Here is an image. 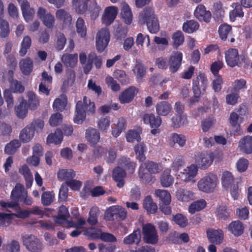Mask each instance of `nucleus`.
Here are the masks:
<instances>
[{"label": "nucleus", "mask_w": 252, "mask_h": 252, "mask_svg": "<svg viewBox=\"0 0 252 252\" xmlns=\"http://www.w3.org/2000/svg\"><path fill=\"white\" fill-rule=\"evenodd\" d=\"M242 5L235 4L234 9L229 12V17L231 21H234L237 17H243L244 13L243 11Z\"/></svg>", "instance_id": "57"}, {"label": "nucleus", "mask_w": 252, "mask_h": 252, "mask_svg": "<svg viewBox=\"0 0 252 252\" xmlns=\"http://www.w3.org/2000/svg\"><path fill=\"white\" fill-rule=\"evenodd\" d=\"M177 199L182 202H188L194 199V193L191 190L179 188L176 192Z\"/></svg>", "instance_id": "18"}, {"label": "nucleus", "mask_w": 252, "mask_h": 252, "mask_svg": "<svg viewBox=\"0 0 252 252\" xmlns=\"http://www.w3.org/2000/svg\"><path fill=\"white\" fill-rule=\"evenodd\" d=\"M232 27L227 24H223L220 26L219 28V33L220 38L225 40L227 37L228 34L231 32Z\"/></svg>", "instance_id": "58"}, {"label": "nucleus", "mask_w": 252, "mask_h": 252, "mask_svg": "<svg viewBox=\"0 0 252 252\" xmlns=\"http://www.w3.org/2000/svg\"><path fill=\"white\" fill-rule=\"evenodd\" d=\"M75 172L72 169H61L58 173V178L61 180L68 181L75 177Z\"/></svg>", "instance_id": "45"}, {"label": "nucleus", "mask_w": 252, "mask_h": 252, "mask_svg": "<svg viewBox=\"0 0 252 252\" xmlns=\"http://www.w3.org/2000/svg\"><path fill=\"white\" fill-rule=\"evenodd\" d=\"M171 121L174 128H179L188 124L187 117L184 115H176L172 118Z\"/></svg>", "instance_id": "43"}, {"label": "nucleus", "mask_w": 252, "mask_h": 252, "mask_svg": "<svg viewBox=\"0 0 252 252\" xmlns=\"http://www.w3.org/2000/svg\"><path fill=\"white\" fill-rule=\"evenodd\" d=\"M95 112L94 102L91 101L87 96L83 97V101L79 100L75 106V115L73 121L77 124H82L86 119V114L93 115Z\"/></svg>", "instance_id": "1"}, {"label": "nucleus", "mask_w": 252, "mask_h": 252, "mask_svg": "<svg viewBox=\"0 0 252 252\" xmlns=\"http://www.w3.org/2000/svg\"><path fill=\"white\" fill-rule=\"evenodd\" d=\"M139 20L141 24H146L149 32L156 33L159 31L158 19L153 9L150 7H145L140 13Z\"/></svg>", "instance_id": "2"}, {"label": "nucleus", "mask_w": 252, "mask_h": 252, "mask_svg": "<svg viewBox=\"0 0 252 252\" xmlns=\"http://www.w3.org/2000/svg\"><path fill=\"white\" fill-rule=\"evenodd\" d=\"M228 228L235 236H239L243 233L244 226L243 223L239 220L234 221L231 222Z\"/></svg>", "instance_id": "35"}, {"label": "nucleus", "mask_w": 252, "mask_h": 252, "mask_svg": "<svg viewBox=\"0 0 252 252\" xmlns=\"http://www.w3.org/2000/svg\"><path fill=\"white\" fill-rule=\"evenodd\" d=\"M155 194L161 201V203H170L171 195L167 191L162 189H157L155 191Z\"/></svg>", "instance_id": "59"}, {"label": "nucleus", "mask_w": 252, "mask_h": 252, "mask_svg": "<svg viewBox=\"0 0 252 252\" xmlns=\"http://www.w3.org/2000/svg\"><path fill=\"white\" fill-rule=\"evenodd\" d=\"M143 241L147 244H156L158 241L157 231L154 225L148 223L142 227Z\"/></svg>", "instance_id": "7"}, {"label": "nucleus", "mask_w": 252, "mask_h": 252, "mask_svg": "<svg viewBox=\"0 0 252 252\" xmlns=\"http://www.w3.org/2000/svg\"><path fill=\"white\" fill-rule=\"evenodd\" d=\"M26 194L27 191L25 190L24 186L17 184L11 191V197L13 201H16L18 203L19 201L22 200V198Z\"/></svg>", "instance_id": "24"}, {"label": "nucleus", "mask_w": 252, "mask_h": 252, "mask_svg": "<svg viewBox=\"0 0 252 252\" xmlns=\"http://www.w3.org/2000/svg\"><path fill=\"white\" fill-rule=\"evenodd\" d=\"M69 217L68 208L64 205H62L60 208L58 216L56 217L55 221L59 224L63 223Z\"/></svg>", "instance_id": "38"}, {"label": "nucleus", "mask_w": 252, "mask_h": 252, "mask_svg": "<svg viewBox=\"0 0 252 252\" xmlns=\"http://www.w3.org/2000/svg\"><path fill=\"white\" fill-rule=\"evenodd\" d=\"M171 170L166 169L162 173L160 177V184L163 187H169L171 186L174 182V178L170 175Z\"/></svg>", "instance_id": "36"}, {"label": "nucleus", "mask_w": 252, "mask_h": 252, "mask_svg": "<svg viewBox=\"0 0 252 252\" xmlns=\"http://www.w3.org/2000/svg\"><path fill=\"white\" fill-rule=\"evenodd\" d=\"M32 44L31 38L29 36L24 37L21 44L19 54L21 57L24 56L27 53V51L30 48Z\"/></svg>", "instance_id": "55"}, {"label": "nucleus", "mask_w": 252, "mask_h": 252, "mask_svg": "<svg viewBox=\"0 0 252 252\" xmlns=\"http://www.w3.org/2000/svg\"><path fill=\"white\" fill-rule=\"evenodd\" d=\"M21 146V142L18 140H13L7 144L4 148V152L7 155H13Z\"/></svg>", "instance_id": "49"}, {"label": "nucleus", "mask_w": 252, "mask_h": 252, "mask_svg": "<svg viewBox=\"0 0 252 252\" xmlns=\"http://www.w3.org/2000/svg\"><path fill=\"white\" fill-rule=\"evenodd\" d=\"M147 150V147L143 142H140L134 147L136 158L139 162H143L146 159L145 153Z\"/></svg>", "instance_id": "28"}, {"label": "nucleus", "mask_w": 252, "mask_h": 252, "mask_svg": "<svg viewBox=\"0 0 252 252\" xmlns=\"http://www.w3.org/2000/svg\"><path fill=\"white\" fill-rule=\"evenodd\" d=\"M126 139L128 142L133 143L135 141L140 142L141 140L140 133L135 130H129L126 134Z\"/></svg>", "instance_id": "64"}, {"label": "nucleus", "mask_w": 252, "mask_h": 252, "mask_svg": "<svg viewBox=\"0 0 252 252\" xmlns=\"http://www.w3.org/2000/svg\"><path fill=\"white\" fill-rule=\"evenodd\" d=\"M183 54L181 52L177 51L171 55L168 61L169 69L170 72L175 73L178 71L182 64Z\"/></svg>", "instance_id": "12"}, {"label": "nucleus", "mask_w": 252, "mask_h": 252, "mask_svg": "<svg viewBox=\"0 0 252 252\" xmlns=\"http://www.w3.org/2000/svg\"><path fill=\"white\" fill-rule=\"evenodd\" d=\"M240 151L245 154L252 153V136H244L239 142Z\"/></svg>", "instance_id": "17"}, {"label": "nucleus", "mask_w": 252, "mask_h": 252, "mask_svg": "<svg viewBox=\"0 0 252 252\" xmlns=\"http://www.w3.org/2000/svg\"><path fill=\"white\" fill-rule=\"evenodd\" d=\"M56 16L58 20L62 21L64 24H70L72 20L71 15L64 9H60L56 12Z\"/></svg>", "instance_id": "46"}, {"label": "nucleus", "mask_w": 252, "mask_h": 252, "mask_svg": "<svg viewBox=\"0 0 252 252\" xmlns=\"http://www.w3.org/2000/svg\"><path fill=\"white\" fill-rule=\"evenodd\" d=\"M127 216L126 209L121 206L115 205L109 207L105 213L106 219L108 220H123Z\"/></svg>", "instance_id": "6"}, {"label": "nucleus", "mask_w": 252, "mask_h": 252, "mask_svg": "<svg viewBox=\"0 0 252 252\" xmlns=\"http://www.w3.org/2000/svg\"><path fill=\"white\" fill-rule=\"evenodd\" d=\"M207 237L209 241L217 244H220L223 239V234L221 230L209 229L207 231Z\"/></svg>", "instance_id": "20"}, {"label": "nucleus", "mask_w": 252, "mask_h": 252, "mask_svg": "<svg viewBox=\"0 0 252 252\" xmlns=\"http://www.w3.org/2000/svg\"><path fill=\"white\" fill-rule=\"evenodd\" d=\"M156 110L158 115L165 116L170 113L172 106L166 101H160L156 104Z\"/></svg>", "instance_id": "30"}, {"label": "nucleus", "mask_w": 252, "mask_h": 252, "mask_svg": "<svg viewBox=\"0 0 252 252\" xmlns=\"http://www.w3.org/2000/svg\"><path fill=\"white\" fill-rule=\"evenodd\" d=\"M15 112L17 117L21 119H24L28 112L27 101L22 98L19 105L15 107Z\"/></svg>", "instance_id": "27"}, {"label": "nucleus", "mask_w": 252, "mask_h": 252, "mask_svg": "<svg viewBox=\"0 0 252 252\" xmlns=\"http://www.w3.org/2000/svg\"><path fill=\"white\" fill-rule=\"evenodd\" d=\"M206 206V202L204 199H200L192 202L189 207V212L191 214H194L196 212L200 211L203 209Z\"/></svg>", "instance_id": "47"}, {"label": "nucleus", "mask_w": 252, "mask_h": 252, "mask_svg": "<svg viewBox=\"0 0 252 252\" xmlns=\"http://www.w3.org/2000/svg\"><path fill=\"white\" fill-rule=\"evenodd\" d=\"M76 31L78 34L82 37H85L87 33V28L85 25L84 20L79 17L76 23Z\"/></svg>", "instance_id": "60"}, {"label": "nucleus", "mask_w": 252, "mask_h": 252, "mask_svg": "<svg viewBox=\"0 0 252 252\" xmlns=\"http://www.w3.org/2000/svg\"><path fill=\"white\" fill-rule=\"evenodd\" d=\"M225 59L227 65L231 67L240 66L241 63L238 49L229 48L225 52Z\"/></svg>", "instance_id": "10"}, {"label": "nucleus", "mask_w": 252, "mask_h": 252, "mask_svg": "<svg viewBox=\"0 0 252 252\" xmlns=\"http://www.w3.org/2000/svg\"><path fill=\"white\" fill-rule=\"evenodd\" d=\"M72 5L80 14L85 13L88 9V3L84 0H72Z\"/></svg>", "instance_id": "48"}, {"label": "nucleus", "mask_w": 252, "mask_h": 252, "mask_svg": "<svg viewBox=\"0 0 252 252\" xmlns=\"http://www.w3.org/2000/svg\"><path fill=\"white\" fill-rule=\"evenodd\" d=\"M198 23L193 20L187 21L185 22L182 27L183 31L188 33H191L196 31L199 28Z\"/></svg>", "instance_id": "41"}, {"label": "nucleus", "mask_w": 252, "mask_h": 252, "mask_svg": "<svg viewBox=\"0 0 252 252\" xmlns=\"http://www.w3.org/2000/svg\"><path fill=\"white\" fill-rule=\"evenodd\" d=\"M143 208L147 211L148 214H155L158 210V206L154 202L152 197L150 195L147 196L143 201Z\"/></svg>", "instance_id": "32"}, {"label": "nucleus", "mask_w": 252, "mask_h": 252, "mask_svg": "<svg viewBox=\"0 0 252 252\" xmlns=\"http://www.w3.org/2000/svg\"><path fill=\"white\" fill-rule=\"evenodd\" d=\"M138 92L136 88L131 86L126 89L119 95V100L122 104L130 102L134 98L135 95Z\"/></svg>", "instance_id": "15"}, {"label": "nucleus", "mask_w": 252, "mask_h": 252, "mask_svg": "<svg viewBox=\"0 0 252 252\" xmlns=\"http://www.w3.org/2000/svg\"><path fill=\"white\" fill-rule=\"evenodd\" d=\"M132 71L136 75V81L140 82L146 75V67L140 61L136 60L132 68Z\"/></svg>", "instance_id": "22"}, {"label": "nucleus", "mask_w": 252, "mask_h": 252, "mask_svg": "<svg viewBox=\"0 0 252 252\" xmlns=\"http://www.w3.org/2000/svg\"><path fill=\"white\" fill-rule=\"evenodd\" d=\"M27 97L28 98L27 106L32 110H34L39 105V100L36 95L32 91L28 92Z\"/></svg>", "instance_id": "37"}, {"label": "nucleus", "mask_w": 252, "mask_h": 252, "mask_svg": "<svg viewBox=\"0 0 252 252\" xmlns=\"http://www.w3.org/2000/svg\"><path fill=\"white\" fill-rule=\"evenodd\" d=\"M19 66L22 73L25 75H29L33 70V61L31 58H27L20 61Z\"/></svg>", "instance_id": "26"}, {"label": "nucleus", "mask_w": 252, "mask_h": 252, "mask_svg": "<svg viewBox=\"0 0 252 252\" xmlns=\"http://www.w3.org/2000/svg\"><path fill=\"white\" fill-rule=\"evenodd\" d=\"M22 241L27 249L32 252H39L42 249V244L39 239L33 235L22 236Z\"/></svg>", "instance_id": "8"}, {"label": "nucleus", "mask_w": 252, "mask_h": 252, "mask_svg": "<svg viewBox=\"0 0 252 252\" xmlns=\"http://www.w3.org/2000/svg\"><path fill=\"white\" fill-rule=\"evenodd\" d=\"M239 179L234 178L232 173L229 171L224 172L221 178L222 186L225 189L229 188L233 184L239 183Z\"/></svg>", "instance_id": "29"}, {"label": "nucleus", "mask_w": 252, "mask_h": 252, "mask_svg": "<svg viewBox=\"0 0 252 252\" xmlns=\"http://www.w3.org/2000/svg\"><path fill=\"white\" fill-rule=\"evenodd\" d=\"M143 120L145 124H149L151 128H158L161 124V119L159 116L154 114H145Z\"/></svg>", "instance_id": "19"}, {"label": "nucleus", "mask_w": 252, "mask_h": 252, "mask_svg": "<svg viewBox=\"0 0 252 252\" xmlns=\"http://www.w3.org/2000/svg\"><path fill=\"white\" fill-rule=\"evenodd\" d=\"M99 210L97 207H93L89 212V217L87 220L88 222L91 225H95L98 222V216Z\"/></svg>", "instance_id": "56"}, {"label": "nucleus", "mask_w": 252, "mask_h": 252, "mask_svg": "<svg viewBox=\"0 0 252 252\" xmlns=\"http://www.w3.org/2000/svg\"><path fill=\"white\" fill-rule=\"evenodd\" d=\"M61 60L66 67L73 68L77 63L78 55L65 54L62 56Z\"/></svg>", "instance_id": "31"}, {"label": "nucleus", "mask_w": 252, "mask_h": 252, "mask_svg": "<svg viewBox=\"0 0 252 252\" xmlns=\"http://www.w3.org/2000/svg\"><path fill=\"white\" fill-rule=\"evenodd\" d=\"M140 166L152 174H156L159 172L158 165L157 163L152 161H148L142 162Z\"/></svg>", "instance_id": "54"}, {"label": "nucleus", "mask_w": 252, "mask_h": 252, "mask_svg": "<svg viewBox=\"0 0 252 252\" xmlns=\"http://www.w3.org/2000/svg\"><path fill=\"white\" fill-rule=\"evenodd\" d=\"M213 15L214 18L217 20H221L224 15V10L222 7V4L220 2H217L213 5Z\"/></svg>", "instance_id": "51"}, {"label": "nucleus", "mask_w": 252, "mask_h": 252, "mask_svg": "<svg viewBox=\"0 0 252 252\" xmlns=\"http://www.w3.org/2000/svg\"><path fill=\"white\" fill-rule=\"evenodd\" d=\"M197 166L194 164H191L187 169L184 170L183 172H181V178L185 182H188L193 179L197 173Z\"/></svg>", "instance_id": "23"}, {"label": "nucleus", "mask_w": 252, "mask_h": 252, "mask_svg": "<svg viewBox=\"0 0 252 252\" xmlns=\"http://www.w3.org/2000/svg\"><path fill=\"white\" fill-rule=\"evenodd\" d=\"M110 33L106 29H101L97 33L96 48L99 53H102L107 47L110 41Z\"/></svg>", "instance_id": "9"}, {"label": "nucleus", "mask_w": 252, "mask_h": 252, "mask_svg": "<svg viewBox=\"0 0 252 252\" xmlns=\"http://www.w3.org/2000/svg\"><path fill=\"white\" fill-rule=\"evenodd\" d=\"M67 104V99L66 98L62 100L60 98H57L55 99L53 103V109L58 112L63 111Z\"/></svg>", "instance_id": "63"}, {"label": "nucleus", "mask_w": 252, "mask_h": 252, "mask_svg": "<svg viewBox=\"0 0 252 252\" xmlns=\"http://www.w3.org/2000/svg\"><path fill=\"white\" fill-rule=\"evenodd\" d=\"M54 199L55 193L53 191H44L41 195V203L45 206H49L51 204Z\"/></svg>", "instance_id": "50"}, {"label": "nucleus", "mask_w": 252, "mask_h": 252, "mask_svg": "<svg viewBox=\"0 0 252 252\" xmlns=\"http://www.w3.org/2000/svg\"><path fill=\"white\" fill-rule=\"evenodd\" d=\"M170 139L174 144L177 143L180 147H183L186 145V137L183 134L173 133Z\"/></svg>", "instance_id": "62"}, {"label": "nucleus", "mask_w": 252, "mask_h": 252, "mask_svg": "<svg viewBox=\"0 0 252 252\" xmlns=\"http://www.w3.org/2000/svg\"><path fill=\"white\" fill-rule=\"evenodd\" d=\"M37 15L46 27L49 29L53 27L55 23L54 17L50 13H46V10L45 8L39 7Z\"/></svg>", "instance_id": "14"}, {"label": "nucleus", "mask_w": 252, "mask_h": 252, "mask_svg": "<svg viewBox=\"0 0 252 252\" xmlns=\"http://www.w3.org/2000/svg\"><path fill=\"white\" fill-rule=\"evenodd\" d=\"M34 135V130L27 125L21 131L19 138L23 143H27L33 138Z\"/></svg>", "instance_id": "33"}, {"label": "nucleus", "mask_w": 252, "mask_h": 252, "mask_svg": "<svg viewBox=\"0 0 252 252\" xmlns=\"http://www.w3.org/2000/svg\"><path fill=\"white\" fill-rule=\"evenodd\" d=\"M152 174L148 171H146L143 166H140L138 170V176L141 180L147 183H153L155 180V177Z\"/></svg>", "instance_id": "44"}, {"label": "nucleus", "mask_w": 252, "mask_h": 252, "mask_svg": "<svg viewBox=\"0 0 252 252\" xmlns=\"http://www.w3.org/2000/svg\"><path fill=\"white\" fill-rule=\"evenodd\" d=\"M126 176L125 171L120 167L115 168L113 171V178L117 182V186L122 188L125 184L124 178Z\"/></svg>", "instance_id": "25"}, {"label": "nucleus", "mask_w": 252, "mask_h": 252, "mask_svg": "<svg viewBox=\"0 0 252 252\" xmlns=\"http://www.w3.org/2000/svg\"><path fill=\"white\" fill-rule=\"evenodd\" d=\"M122 17L124 22L128 25L131 23L132 21V14L131 9L127 4L123 5L121 12Z\"/></svg>", "instance_id": "42"}, {"label": "nucleus", "mask_w": 252, "mask_h": 252, "mask_svg": "<svg viewBox=\"0 0 252 252\" xmlns=\"http://www.w3.org/2000/svg\"><path fill=\"white\" fill-rule=\"evenodd\" d=\"M10 33L9 23L2 19H0V36L2 38H6Z\"/></svg>", "instance_id": "61"}, {"label": "nucleus", "mask_w": 252, "mask_h": 252, "mask_svg": "<svg viewBox=\"0 0 252 252\" xmlns=\"http://www.w3.org/2000/svg\"><path fill=\"white\" fill-rule=\"evenodd\" d=\"M230 211L225 206H220L216 210V215L220 220H225L230 217Z\"/></svg>", "instance_id": "52"}, {"label": "nucleus", "mask_w": 252, "mask_h": 252, "mask_svg": "<svg viewBox=\"0 0 252 252\" xmlns=\"http://www.w3.org/2000/svg\"><path fill=\"white\" fill-rule=\"evenodd\" d=\"M229 123L233 128H235V133L238 135L241 133V128L240 124H238L239 116L235 112L230 114Z\"/></svg>", "instance_id": "53"}, {"label": "nucleus", "mask_w": 252, "mask_h": 252, "mask_svg": "<svg viewBox=\"0 0 252 252\" xmlns=\"http://www.w3.org/2000/svg\"><path fill=\"white\" fill-rule=\"evenodd\" d=\"M118 13V8L114 6L107 7L102 17V23L109 26L115 20Z\"/></svg>", "instance_id": "13"}, {"label": "nucleus", "mask_w": 252, "mask_h": 252, "mask_svg": "<svg viewBox=\"0 0 252 252\" xmlns=\"http://www.w3.org/2000/svg\"><path fill=\"white\" fill-rule=\"evenodd\" d=\"M214 158V154L212 152H198L195 155L196 166L202 170L206 169L212 165Z\"/></svg>", "instance_id": "5"}, {"label": "nucleus", "mask_w": 252, "mask_h": 252, "mask_svg": "<svg viewBox=\"0 0 252 252\" xmlns=\"http://www.w3.org/2000/svg\"><path fill=\"white\" fill-rule=\"evenodd\" d=\"M9 83L10 88L14 93H22L25 90L24 87L22 85L21 82L14 79V72L12 70H9L2 76L3 82L5 81V78Z\"/></svg>", "instance_id": "11"}, {"label": "nucleus", "mask_w": 252, "mask_h": 252, "mask_svg": "<svg viewBox=\"0 0 252 252\" xmlns=\"http://www.w3.org/2000/svg\"><path fill=\"white\" fill-rule=\"evenodd\" d=\"M86 137L87 140L92 144H96L100 139L99 131L93 128H89L86 130Z\"/></svg>", "instance_id": "34"}, {"label": "nucleus", "mask_w": 252, "mask_h": 252, "mask_svg": "<svg viewBox=\"0 0 252 252\" xmlns=\"http://www.w3.org/2000/svg\"><path fill=\"white\" fill-rule=\"evenodd\" d=\"M217 175L211 173L208 174L198 181V189L204 192H212L217 186Z\"/></svg>", "instance_id": "4"}, {"label": "nucleus", "mask_w": 252, "mask_h": 252, "mask_svg": "<svg viewBox=\"0 0 252 252\" xmlns=\"http://www.w3.org/2000/svg\"><path fill=\"white\" fill-rule=\"evenodd\" d=\"M63 139V132L61 129H57L55 133H50L47 138L48 144L54 143L56 145L62 143Z\"/></svg>", "instance_id": "40"}, {"label": "nucleus", "mask_w": 252, "mask_h": 252, "mask_svg": "<svg viewBox=\"0 0 252 252\" xmlns=\"http://www.w3.org/2000/svg\"><path fill=\"white\" fill-rule=\"evenodd\" d=\"M194 16L201 22L208 23L211 19V13L206 9V7L202 4L198 5L194 12Z\"/></svg>", "instance_id": "16"}, {"label": "nucleus", "mask_w": 252, "mask_h": 252, "mask_svg": "<svg viewBox=\"0 0 252 252\" xmlns=\"http://www.w3.org/2000/svg\"><path fill=\"white\" fill-rule=\"evenodd\" d=\"M23 15L27 22L32 21L34 14V10L30 7L29 2H26L21 5Z\"/></svg>", "instance_id": "39"}, {"label": "nucleus", "mask_w": 252, "mask_h": 252, "mask_svg": "<svg viewBox=\"0 0 252 252\" xmlns=\"http://www.w3.org/2000/svg\"><path fill=\"white\" fill-rule=\"evenodd\" d=\"M208 79L204 73L199 72L192 80V91L194 96L190 98L191 104L199 101L201 94L205 92L208 86Z\"/></svg>", "instance_id": "3"}, {"label": "nucleus", "mask_w": 252, "mask_h": 252, "mask_svg": "<svg viewBox=\"0 0 252 252\" xmlns=\"http://www.w3.org/2000/svg\"><path fill=\"white\" fill-rule=\"evenodd\" d=\"M141 235L140 229L134 230L133 232L125 237L123 240V243L125 245H138L141 241Z\"/></svg>", "instance_id": "21"}]
</instances>
